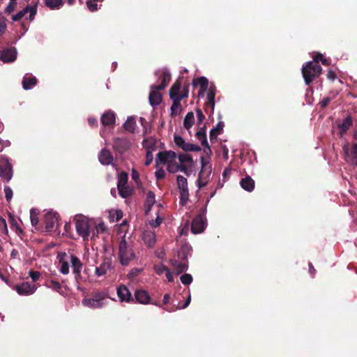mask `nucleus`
<instances>
[{"mask_svg":"<svg viewBox=\"0 0 357 357\" xmlns=\"http://www.w3.org/2000/svg\"><path fill=\"white\" fill-rule=\"evenodd\" d=\"M75 227L77 235L82 238L83 241H87L89 238H92L96 236L93 232L91 237V227L92 225V220L88 217L77 214L73 218Z\"/></svg>","mask_w":357,"mask_h":357,"instance_id":"1","label":"nucleus"},{"mask_svg":"<svg viewBox=\"0 0 357 357\" xmlns=\"http://www.w3.org/2000/svg\"><path fill=\"white\" fill-rule=\"evenodd\" d=\"M322 68L319 64L308 61L302 67V75L306 85H310L314 78L321 73Z\"/></svg>","mask_w":357,"mask_h":357,"instance_id":"2","label":"nucleus"},{"mask_svg":"<svg viewBox=\"0 0 357 357\" xmlns=\"http://www.w3.org/2000/svg\"><path fill=\"white\" fill-rule=\"evenodd\" d=\"M107 293L97 291L92 294L91 298H85L82 300L83 305L89 308H100L107 304Z\"/></svg>","mask_w":357,"mask_h":357,"instance_id":"3","label":"nucleus"},{"mask_svg":"<svg viewBox=\"0 0 357 357\" xmlns=\"http://www.w3.org/2000/svg\"><path fill=\"white\" fill-rule=\"evenodd\" d=\"M135 257V255L132 248L128 245L124 235L119 245V258L121 264L127 266Z\"/></svg>","mask_w":357,"mask_h":357,"instance_id":"4","label":"nucleus"},{"mask_svg":"<svg viewBox=\"0 0 357 357\" xmlns=\"http://www.w3.org/2000/svg\"><path fill=\"white\" fill-rule=\"evenodd\" d=\"M181 88V82L178 79L172 86L169 89V97L172 100L173 103L171 106V116H176L179 114L182 111V106L181 100L176 96V92Z\"/></svg>","mask_w":357,"mask_h":357,"instance_id":"5","label":"nucleus"},{"mask_svg":"<svg viewBox=\"0 0 357 357\" xmlns=\"http://www.w3.org/2000/svg\"><path fill=\"white\" fill-rule=\"evenodd\" d=\"M59 215L56 213L49 211L44 215L45 231L51 233L56 231L58 227Z\"/></svg>","mask_w":357,"mask_h":357,"instance_id":"6","label":"nucleus"},{"mask_svg":"<svg viewBox=\"0 0 357 357\" xmlns=\"http://www.w3.org/2000/svg\"><path fill=\"white\" fill-rule=\"evenodd\" d=\"M342 150L345 160L351 165L357 167V143L353 144L351 149H349V144H345L342 147Z\"/></svg>","mask_w":357,"mask_h":357,"instance_id":"7","label":"nucleus"},{"mask_svg":"<svg viewBox=\"0 0 357 357\" xmlns=\"http://www.w3.org/2000/svg\"><path fill=\"white\" fill-rule=\"evenodd\" d=\"M177 158V154L173 151H160L155 158V167L159 168L160 166L167 165L168 162Z\"/></svg>","mask_w":357,"mask_h":357,"instance_id":"8","label":"nucleus"},{"mask_svg":"<svg viewBox=\"0 0 357 357\" xmlns=\"http://www.w3.org/2000/svg\"><path fill=\"white\" fill-rule=\"evenodd\" d=\"M174 142L176 145L182 149L185 152L189 151H200L202 150L201 147L198 145L188 143L185 141V139L178 135H174Z\"/></svg>","mask_w":357,"mask_h":357,"instance_id":"9","label":"nucleus"},{"mask_svg":"<svg viewBox=\"0 0 357 357\" xmlns=\"http://www.w3.org/2000/svg\"><path fill=\"white\" fill-rule=\"evenodd\" d=\"M155 74L156 75H160L159 79L161 80V84L160 85H152L151 89L163 90L171 79L170 73L167 69L163 68L161 70L156 71Z\"/></svg>","mask_w":357,"mask_h":357,"instance_id":"10","label":"nucleus"},{"mask_svg":"<svg viewBox=\"0 0 357 357\" xmlns=\"http://www.w3.org/2000/svg\"><path fill=\"white\" fill-rule=\"evenodd\" d=\"M28 13H29L28 20H29L30 21H32L34 19L35 15H36V13H37V4L33 6H26L24 9L19 11L17 14L13 15L12 20L14 22H17V21L20 20Z\"/></svg>","mask_w":357,"mask_h":357,"instance_id":"11","label":"nucleus"},{"mask_svg":"<svg viewBox=\"0 0 357 357\" xmlns=\"http://www.w3.org/2000/svg\"><path fill=\"white\" fill-rule=\"evenodd\" d=\"M13 289L21 296H28L33 294L36 291L37 287L33 284L24 282L14 286Z\"/></svg>","mask_w":357,"mask_h":357,"instance_id":"12","label":"nucleus"},{"mask_svg":"<svg viewBox=\"0 0 357 357\" xmlns=\"http://www.w3.org/2000/svg\"><path fill=\"white\" fill-rule=\"evenodd\" d=\"M130 146V142L127 138L116 137L114 139L113 149L120 154L127 151Z\"/></svg>","mask_w":357,"mask_h":357,"instance_id":"13","label":"nucleus"},{"mask_svg":"<svg viewBox=\"0 0 357 357\" xmlns=\"http://www.w3.org/2000/svg\"><path fill=\"white\" fill-rule=\"evenodd\" d=\"M216 88L214 85H211L207 91V102L205 103L204 110L206 113L208 112V107H211V114H213L215 107V97Z\"/></svg>","mask_w":357,"mask_h":357,"instance_id":"14","label":"nucleus"},{"mask_svg":"<svg viewBox=\"0 0 357 357\" xmlns=\"http://www.w3.org/2000/svg\"><path fill=\"white\" fill-rule=\"evenodd\" d=\"M353 125V119L351 115H347L342 122L337 123V128L339 129L338 135L342 138Z\"/></svg>","mask_w":357,"mask_h":357,"instance_id":"15","label":"nucleus"},{"mask_svg":"<svg viewBox=\"0 0 357 357\" xmlns=\"http://www.w3.org/2000/svg\"><path fill=\"white\" fill-rule=\"evenodd\" d=\"M117 187L119 195L123 198L130 196L133 192V187L128 184V180H119Z\"/></svg>","mask_w":357,"mask_h":357,"instance_id":"16","label":"nucleus"},{"mask_svg":"<svg viewBox=\"0 0 357 357\" xmlns=\"http://www.w3.org/2000/svg\"><path fill=\"white\" fill-rule=\"evenodd\" d=\"M0 176L2 178H11L13 176L12 165L7 159L0 160Z\"/></svg>","mask_w":357,"mask_h":357,"instance_id":"17","label":"nucleus"},{"mask_svg":"<svg viewBox=\"0 0 357 357\" xmlns=\"http://www.w3.org/2000/svg\"><path fill=\"white\" fill-rule=\"evenodd\" d=\"M180 190V203L182 206L186 204L188 200V188L187 180H177Z\"/></svg>","mask_w":357,"mask_h":357,"instance_id":"18","label":"nucleus"},{"mask_svg":"<svg viewBox=\"0 0 357 357\" xmlns=\"http://www.w3.org/2000/svg\"><path fill=\"white\" fill-rule=\"evenodd\" d=\"M206 227V222L204 218L199 215L197 217H195L191 225V231L193 234H200L202 233Z\"/></svg>","mask_w":357,"mask_h":357,"instance_id":"19","label":"nucleus"},{"mask_svg":"<svg viewBox=\"0 0 357 357\" xmlns=\"http://www.w3.org/2000/svg\"><path fill=\"white\" fill-rule=\"evenodd\" d=\"M17 51L14 47H9L0 52V60L3 62H13L16 59Z\"/></svg>","mask_w":357,"mask_h":357,"instance_id":"20","label":"nucleus"},{"mask_svg":"<svg viewBox=\"0 0 357 357\" xmlns=\"http://www.w3.org/2000/svg\"><path fill=\"white\" fill-rule=\"evenodd\" d=\"M100 122L103 126L114 128L116 122V116L113 111L105 112L100 118Z\"/></svg>","mask_w":357,"mask_h":357,"instance_id":"21","label":"nucleus"},{"mask_svg":"<svg viewBox=\"0 0 357 357\" xmlns=\"http://www.w3.org/2000/svg\"><path fill=\"white\" fill-rule=\"evenodd\" d=\"M116 294L121 302L129 303L132 301L131 293L125 285H120L116 289Z\"/></svg>","mask_w":357,"mask_h":357,"instance_id":"22","label":"nucleus"},{"mask_svg":"<svg viewBox=\"0 0 357 357\" xmlns=\"http://www.w3.org/2000/svg\"><path fill=\"white\" fill-rule=\"evenodd\" d=\"M178 163L181 166H185L187 168L188 176H190L192 172L191 167L192 165V156L187 153H181L178 156Z\"/></svg>","mask_w":357,"mask_h":357,"instance_id":"23","label":"nucleus"},{"mask_svg":"<svg viewBox=\"0 0 357 357\" xmlns=\"http://www.w3.org/2000/svg\"><path fill=\"white\" fill-rule=\"evenodd\" d=\"M176 158L171 160L167 165V169L170 173H176L178 172H183L186 176H188L187 168L185 166H181L176 160Z\"/></svg>","mask_w":357,"mask_h":357,"instance_id":"24","label":"nucleus"},{"mask_svg":"<svg viewBox=\"0 0 357 357\" xmlns=\"http://www.w3.org/2000/svg\"><path fill=\"white\" fill-rule=\"evenodd\" d=\"M156 207V215H157V217L155 220H151L149 221V225L152 227V228H156L158 227H159L161 223L163 221V211H164V208L162 207V206L160 204H158L155 206Z\"/></svg>","mask_w":357,"mask_h":357,"instance_id":"25","label":"nucleus"},{"mask_svg":"<svg viewBox=\"0 0 357 357\" xmlns=\"http://www.w3.org/2000/svg\"><path fill=\"white\" fill-rule=\"evenodd\" d=\"M98 159L102 165H109L112 164L114 157L109 150L102 149L98 155Z\"/></svg>","mask_w":357,"mask_h":357,"instance_id":"26","label":"nucleus"},{"mask_svg":"<svg viewBox=\"0 0 357 357\" xmlns=\"http://www.w3.org/2000/svg\"><path fill=\"white\" fill-rule=\"evenodd\" d=\"M192 85L195 88L199 85L200 90L199 91V96H203L208 89V80L205 77H197L193 79Z\"/></svg>","mask_w":357,"mask_h":357,"instance_id":"27","label":"nucleus"},{"mask_svg":"<svg viewBox=\"0 0 357 357\" xmlns=\"http://www.w3.org/2000/svg\"><path fill=\"white\" fill-rule=\"evenodd\" d=\"M142 240L147 247L151 248L155 243V234L154 231L146 229L142 235Z\"/></svg>","mask_w":357,"mask_h":357,"instance_id":"28","label":"nucleus"},{"mask_svg":"<svg viewBox=\"0 0 357 357\" xmlns=\"http://www.w3.org/2000/svg\"><path fill=\"white\" fill-rule=\"evenodd\" d=\"M135 298L137 303L143 305L149 304L151 299L149 293L142 289L135 291Z\"/></svg>","mask_w":357,"mask_h":357,"instance_id":"29","label":"nucleus"},{"mask_svg":"<svg viewBox=\"0 0 357 357\" xmlns=\"http://www.w3.org/2000/svg\"><path fill=\"white\" fill-rule=\"evenodd\" d=\"M157 91V89H151L149 93V103L153 107L159 105L162 100V94Z\"/></svg>","mask_w":357,"mask_h":357,"instance_id":"30","label":"nucleus"},{"mask_svg":"<svg viewBox=\"0 0 357 357\" xmlns=\"http://www.w3.org/2000/svg\"><path fill=\"white\" fill-rule=\"evenodd\" d=\"M171 264H172L174 271L176 272V273L177 275L183 273L188 268V263L185 260L183 261H177L176 260H172Z\"/></svg>","mask_w":357,"mask_h":357,"instance_id":"31","label":"nucleus"},{"mask_svg":"<svg viewBox=\"0 0 357 357\" xmlns=\"http://www.w3.org/2000/svg\"><path fill=\"white\" fill-rule=\"evenodd\" d=\"M70 261L71 263L73 273L77 275H79L82 268V264L79 259L75 255H71Z\"/></svg>","mask_w":357,"mask_h":357,"instance_id":"32","label":"nucleus"},{"mask_svg":"<svg viewBox=\"0 0 357 357\" xmlns=\"http://www.w3.org/2000/svg\"><path fill=\"white\" fill-rule=\"evenodd\" d=\"M225 123L222 121H219L216 126L212 128L210 131L209 137L211 142L217 139L218 135L221 134L223 130Z\"/></svg>","mask_w":357,"mask_h":357,"instance_id":"33","label":"nucleus"},{"mask_svg":"<svg viewBox=\"0 0 357 357\" xmlns=\"http://www.w3.org/2000/svg\"><path fill=\"white\" fill-rule=\"evenodd\" d=\"M211 173V165L208 162L202 160V169L199 173L198 178H206Z\"/></svg>","mask_w":357,"mask_h":357,"instance_id":"34","label":"nucleus"},{"mask_svg":"<svg viewBox=\"0 0 357 357\" xmlns=\"http://www.w3.org/2000/svg\"><path fill=\"white\" fill-rule=\"evenodd\" d=\"M155 195L153 192L149 191L146 195V202H145V213L148 214L151 207L155 204Z\"/></svg>","mask_w":357,"mask_h":357,"instance_id":"35","label":"nucleus"},{"mask_svg":"<svg viewBox=\"0 0 357 357\" xmlns=\"http://www.w3.org/2000/svg\"><path fill=\"white\" fill-rule=\"evenodd\" d=\"M123 213L120 209H112L109 211V219L112 222H117L123 218Z\"/></svg>","mask_w":357,"mask_h":357,"instance_id":"36","label":"nucleus"},{"mask_svg":"<svg viewBox=\"0 0 357 357\" xmlns=\"http://www.w3.org/2000/svg\"><path fill=\"white\" fill-rule=\"evenodd\" d=\"M195 123V116L194 113L192 112H189L187 113L184 118L183 121V126L184 128L189 130Z\"/></svg>","mask_w":357,"mask_h":357,"instance_id":"37","label":"nucleus"},{"mask_svg":"<svg viewBox=\"0 0 357 357\" xmlns=\"http://www.w3.org/2000/svg\"><path fill=\"white\" fill-rule=\"evenodd\" d=\"M36 84L37 79L35 77H24L22 80V86L25 90L33 88Z\"/></svg>","mask_w":357,"mask_h":357,"instance_id":"38","label":"nucleus"},{"mask_svg":"<svg viewBox=\"0 0 357 357\" xmlns=\"http://www.w3.org/2000/svg\"><path fill=\"white\" fill-rule=\"evenodd\" d=\"M110 268V263L104 261L98 267H96V273L98 276H102L105 275Z\"/></svg>","mask_w":357,"mask_h":357,"instance_id":"39","label":"nucleus"},{"mask_svg":"<svg viewBox=\"0 0 357 357\" xmlns=\"http://www.w3.org/2000/svg\"><path fill=\"white\" fill-rule=\"evenodd\" d=\"M136 122L133 117L130 116L127 119L126 121L123 123V128L126 130L130 133H133L135 129Z\"/></svg>","mask_w":357,"mask_h":357,"instance_id":"40","label":"nucleus"},{"mask_svg":"<svg viewBox=\"0 0 357 357\" xmlns=\"http://www.w3.org/2000/svg\"><path fill=\"white\" fill-rule=\"evenodd\" d=\"M45 3L52 10L59 9L63 5V0H45Z\"/></svg>","mask_w":357,"mask_h":357,"instance_id":"41","label":"nucleus"},{"mask_svg":"<svg viewBox=\"0 0 357 357\" xmlns=\"http://www.w3.org/2000/svg\"><path fill=\"white\" fill-rule=\"evenodd\" d=\"M240 185L244 190L250 192L254 189V180H241Z\"/></svg>","mask_w":357,"mask_h":357,"instance_id":"42","label":"nucleus"},{"mask_svg":"<svg viewBox=\"0 0 357 357\" xmlns=\"http://www.w3.org/2000/svg\"><path fill=\"white\" fill-rule=\"evenodd\" d=\"M176 94L177 98H178L180 100L188 98L189 94V84L184 85L182 90H178Z\"/></svg>","mask_w":357,"mask_h":357,"instance_id":"43","label":"nucleus"},{"mask_svg":"<svg viewBox=\"0 0 357 357\" xmlns=\"http://www.w3.org/2000/svg\"><path fill=\"white\" fill-rule=\"evenodd\" d=\"M60 264V272L63 275H67L69 273V263L67 261H64L61 259L59 261Z\"/></svg>","mask_w":357,"mask_h":357,"instance_id":"44","label":"nucleus"},{"mask_svg":"<svg viewBox=\"0 0 357 357\" xmlns=\"http://www.w3.org/2000/svg\"><path fill=\"white\" fill-rule=\"evenodd\" d=\"M102 1V0H86V6L90 11L94 12L98 9L97 2Z\"/></svg>","mask_w":357,"mask_h":357,"instance_id":"45","label":"nucleus"},{"mask_svg":"<svg viewBox=\"0 0 357 357\" xmlns=\"http://www.w3.org/2000/svg\"><path fill=\"white\" fill-rule=\"evenodd\" d=\"M153 269L155 271V273L159 275H162L168 270V268L162 264L154 265Z\"/></svg>","mask_w":357,"mask_h":357,"instance_id":"46","label":"nucleus"},{"mask_svg":"<svg viewBox=\"0 0 357 357\" xmlns=\"http://www.w3.org/2000/svg\"><path fill=\"white\" fill-rule=\"evenodd\" d=\"M47 287L56 291H59L61 289V284L59 282L53 280H50V282L47 284Z\"/></svg>","mask_w":357,"mask_h":357,"instance_id":"47","label":"nucleus"},{"mask_svg":"<svg viewBox=\"0 0 357 357\" xmlns=\"http://www.w3.org/2000/svg\"><path fill=\"white\" fill-rule=\"evenodd\" d=\"M30 218L31 225L33 226H36L38 223V213L33 208L31 209L30 211Z\"/></svg>","mask_w":357,"mask_h":357,"instance_id":"48","label":"nucleus"},{"mask_svg":"<svg viewBox=\"0 0 357 357\" xmlns=\"http://www.w3.org/2000/svg\"><path fill=\"white\" fill-rule=\"evenodd\" d=\"M180 279L183 284H190L192 281V275L187 273L182 275Z\"/></svg>","mask_w":357,"mask_h":357,"instance_id":"49","label":"nucleus"},{"mask_svg":"<svg viewBox=\"0 0 357 357\" xmlns=\"http://www.w3.org/2000/svg\"><path fill=\"white\" fill-rule=\"evenodd\" d=\"M0 230L5 234H8V229L6 224V221L4 218L0 216Z\"/></svg>","mask_w":357,"mask_h":357,"instance_id":"50","label":"nucleus"},{"mask_svg":"<svg viewBox=\"0 0 357 357\" xmlns=\"http://www.w3.org/2000/svg\"><path fill=\"white\" fill-rule=\"evenodd\" d=\"M4 193L6 199L8 202H10L13 197V190L9 186H5L4 187Z\"/></svg>","mask_w":357,"mask_h":357,"instance_id":"51","label":"nucleus"},{"mask_svg":"<svg viewBox=\"0 0 357 357\" xmlns=\"http://www.w3.org/2000/svg\"><path fill=\"white\" fill-rule=\"evenodd\" d=\"M196 114L197 118V124L200 125L205 119V116L204 115L202 111L199 108L196 109Z\"/></svg>","mask_w":357,"mask_h":357,"instance_id":"52","label":"nucleus"},{"mask_svg":"<svg viewBox=\"0 0 357 357\" xmlns=\"http://www.w3.org/2000/svg\"><path fill=\"white\" fill-rule=\"evenodd\" d=\"M235 173H237L236 169H232L231 168L227 167L225 169L222 173V176L224 178H226L227 176H235Z\"/></svg>","mask_w":357,"mask_h":357,"instance_id":"53","label":"nucleus"},{"mask_svg":"<svg viewBox=\"0 0 357 357\" xmlns=\"http://www.w3.org/2000/svg\"><path fill=\"white\" fill-rule=\"evenodd\" d=\"M107 229L106 225L103 222H100L96 225V235L99 233H102Z\"/></svg>","mask_w":357,"mask_h":357,"instance_id":"54","label":"nucleus"},{"mask_svg":"<svg viewBox=\"0 0 357 357\" xmlns=\"http://www.w3.org/2000/svg\"><path fill=\"white\" fill-rule=\"evenodd\" d=\"M196 137L198 139H201V138H204V137H206V126H204L202 128H201L196 133L195 135Z\"/></svg>","mask_w":357,"mask_h":357,"instance_id":"55","label":"nucleus"},{"mask_svg":"<svg viewBox=\"0 0 357 357\" xmlns=\"http://www.w3.org/2000/svg\"><path fill=\"white\" fill-rule=\"evenodd\" d=\"M15 9V2L10 1L5 9V13L8 15L11 14Z\"/></svg>","mask_w":357,"mask_h":357,"instance_id":"56","label":"nucleus"},{"mask_svg":"<svg viewBox=\"0 0 357 357\" xmlns=\"http://www.w3.org/2000/svg\"><path fill=\"white\" fill-rule=\"evenodd\" d=\"M29 275L33 282L37 281L40 277V273L38 271H29Z\"/></svg>","mask_w":357,"mask_h":357,"instance_id":"57","label":"nucleus"},{"mask_svg":"<svg viewBox=\"0 0 357 357\" xmlns=\"http://www.w3.org/2000/svg\"><path fill=\"white\" fill-rule=\"evenodd\" d=\"M201 142V144L203 146H204V151L207 153V151H208L211 152V148L208 144L207 138H201V139H199Z\"/></svg>","mask_w":357,"mask_h":357,"instance_id":"58","label":"nucleus"},{"mask_svg":"<svg viewBox=\"0 0 357 357\" xmlns=\"http://www.w3.org/2000/svg\"><path fill=\"white\" fill-rule=\"evenodd\" d=\"M153 154L151 151H147L146 154V161H145V165L148 166L149 165L151 162L153 161Z\"/></svg>","mask_w":357,"mask_h":357,"instance_id":"59","label":"nucleus"},{"mask_svg":"<svg viewBox=\"0 0 357 357\" xmlns=\"http://www.w3.org/2000/svg\"><path fill=\"white\" fill-rule=\"evenodd\" d=\"M323 54L321 53H317L314 57H313V62L314 63L319 64V62L323 59Z\"/></svg>","mask_w":357,"mask_h":357,"instance_id":"60","label":"nucleus"},{"mask_svg":"<svg viewBox=\"0 0 357 357\" xmlns=\"http://www.w3.org/2000/svg\"><path fill=\"white\" fill-rule=\"evenodd\" d=\"M128 229V225L127 221L124 220L123 222L119 225V231L123 233L125 232Z\"/></svg>","mask_w":357,"mask_h":357,"instance_id":"61","label":"nucleus"},{"mask_svg":"<svg viewBox=\"0 0 357 357\" xmlns=\"http://www.w3.org/2000/svg\"><path fill=\"white\" fill-rule=\"evenodd\" d=\"M156 178H164L165 176V172L162 169H158L155 172Z\"/></svg>","mask_w":357,"mask_h":357,"instance_id":"62","label":"nucleus"},{"mask_svg":"<svg viewBox=\"0 0 357 357\" xmlns=\"http://www.w3.org/2000/svg\"><path fill=\"white\" fill-rule=\"evenodd\" d=\"M330 101H331V98L328 97H326V98H323V100L320 102L321 107H326L328 105Z\"/></svg>","mask_w":357,"mask_h":357,"instance_id":"63","label":"nucleus"},{"mask_svg":"<svg viewBox=\"0 0 357 357\" xmlns=\"http://www.w3.org/2000/svg\"><path fill=\"white\" fill-rule=\"evenodd\" d=\"M327 77L333 81L336 78V73L333 70H329L327 73Z\"/></svg>","mask_w":357,"mask_h":357,"instance_id":"64","label":"nucleus"}]
</instances>
